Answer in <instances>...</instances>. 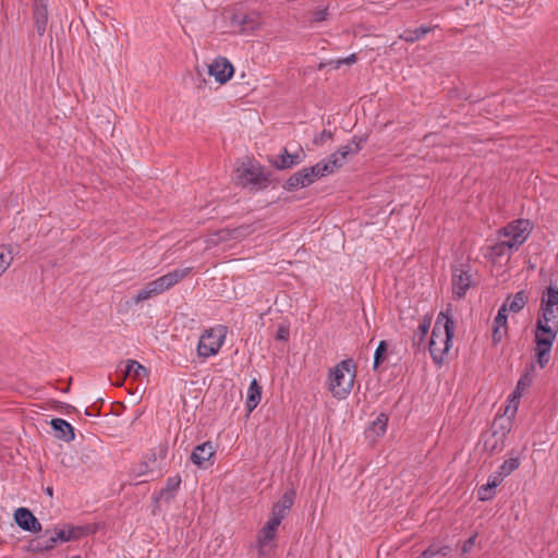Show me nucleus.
I'll list each match as a JSON object with an SVG mask.
<instances>
[{
	"label": "nucleus",
	"instance_id": "412c9836",
	"mask_svg": "<svg viewBox=\"0 0 558 558\" xmlns=\"http://www.w3.org/2000/svg\"><path fill=\"white\" fill-rule=\"evenodd\" d=\"M231 25L240 33H246L258 26V19L255 15L235 13L231 17Z\"/></svg>",
	"mask_w": 558,
	"mask_h": 558
},
{
	"label": "nucleus",
	"instance_id": "052dcab7",
	"mask_svg": "<svg viewBox=\"0 0 558 558\" xmlns=\"http://www.w3.org/2000/svg\"><path fill=\"white\" fill-rule=\"evenodd\" d=\"M72 558H82L81 556H73Z\"/></svg>",
	"mask_w": 558,
	"mask_h": 558
},
{
	"label": "nucleus",
	"instance_id": "9b49d317",
	"mask_svg": "<svg viewBox=\"0 0 558 558\" xmlns=\"http://www.w3.org/2000/svg\"><path fill=\"white\" fill-rule=\"evenodd\" d=\"M13 519L15 524L25 532L40 533L41 523L34 513L26 507H20L14 511Z\"/></svg>",
	"mask_w": 558,
	"mask_h": 558
},
{
	"label": "nucleus",
	"instance_id": "bb28decb",
	"mask_svg": "<svg viewBox=\"0 0 558 558\" xmlns=\"http://www.w3.org/2000/svg\"><path fill=\"white\" fill-rule=\"evenodd\" d=\"M157 456L148 457L147 460L141 461L138 464L134 465L131 470L132 474L135 477H140L142 475L150 474L157 469Z\"/></svg>",
	"mask_w": 558,
	"mask_h": 558
},
{
	"label": "nucleus",
	"instance_id": "a18cd8bd",
	"mask_svg": "<svg viewBox=\"0 0 558 558\" xmlns=\"http://www.w3.org/2000/svg\"><path fill=\"white\" fill-rule=\"evenodd\" d=\"M332 137H333V133L331 131L324 130L322 133H319L318 135H316L314 137L313 143L315 145H322L326 141L331 140Z\"/></svg>",
	"mask_w": 558,
	"mask_h": 558
},
{
	"label": "nucleus",
	"instance_id": "473e14b6",
	"mask_svg": "<svg viewBox=\"0 0 558 558\" xmlns=\"http://www.w3.org/2000/svg\"><path fill=\"white\" fill-rule=\"evenodd\" d=\"M13 260L12 250L8 246H0V276L7 270Z\"/></svg>",
	"mask_w": 558,
	"mask_h": 558
},
{
	"label": "nucleus",
	"instance_id": "f8f14e48",
	"mask_svg": "<svg viewBox=\"0 0 558 558\" xmlns=\"http://www.w3.org/2000/svg\"><path fill=\"white\" fill-rule=\"evenodd\" d=\"M535 333V359L539 367L544 368L550 360V351L556 336Z\"/></svg>",
	"mask_w": 558,
	"mask_h": 558
},
{
	"label": "nucleus",
	"instance_id": "864d4df0",
	"mask_svg": "<svg viewBox=\"0 0 558 558\" xmlns=\"http://www.w3.org/2000/svg\"><path fill=\"white\" fill-rule=\"evenodd\" d=\"M204 447H205V451H207L208 453H216V451L218 450L217 444H215L210 440L205 441Z\"/></svg>",
	"mask_w": 558,
	"mask_h": 558
},
{
	"label": "nucleus",
	"instance_id": "4be33fe9",
	"mask_svg": "<svg viewBox=\"0 0 558 558\" xmlns=\"http://www.w3.org/2000/svg\"><path fill=\"white\" fill-rule=\"evenodd\" d=\"M269 161L278 170H287L300 165L303 161V158L299 153L290 154L284 147L276 160Z\"/></svg>",
	"mask_w": 558,
	"mask_h": 558
},
{
	"label": "nucleus",
	"instance_id": "4c0bfd02",
	"mask_svg": "<svg viewBox=\"0 0 558 558\" xmlns=\"http://www.w3.org/2000/svg\"><path fill=\"white\" fill-rule=\"evenodd\" d=\"M83 462L80 456H63L60 463L65 469H75Z\"/></svg>",
	"mask_w": 558,
	"mask_h": 558
},
{
	"label": "nucleus",
	"instance_id": "a211bd4d",
	"mask_svg": "<svg viewBox=\"0 0 558 558\" xmlns=\"http://www.w3.org/2000/svg\"><path fill=\"white\" fill-rule=\"evenodd\" d=\"M295 496L296 493L294 488L284 492L280 500L274 505L271 518L278 519V521L281 522L286 517V512L293 506Z\"/></svg>",
	"mask_w": 558,
	"mask_h": 558
},
{
	"label": "nucleus",
	"instance_id": "f257e3e1",
	"mask_svg": "<svg viewBox=\"0 0 558 558\" xmlns=\"http://www.w3.org/2000/svg\"><path fill=\"white\" fill-rule=\"evenodd\" d=\"M456 324L448 313L441 312L434 325L430 340L429 353L436 364H441L449 348L452 344Z\"/></svg>",
	"mask_w": 558,
	"mask_h": 558
},
{
	"label": "nucleus",
	"instance_id": "c9c22d12",
	"mask_svg": "<svg viewBox=\"0 0 558 558\" xmlns=\"http://www.w3.org/2000/svg\"><path fill=\"white\" fill-rule=\"evenodd\" d=\"M216 456H190L191 461L199 469H207L215 463Z\"/></svg>",
	"mask_w": 558,
	"mask_h": 558
},
{
	"label": "nucleus",
	"instance_id": "cd10ccee",
	"mask_svg": "<svg viewBox=\"0 0 558 558\" xmlns=\"http://www.w3.org/2000/svg\"><path fill=\"white\" fill-rule=\"evenodd\" d=\"M262 398V387L258 385L257 380L254 378L247 390V398H246V408L248 412H252L260 402Z\"/></svg>",
	"mask_w": 558,
	"mask_h": 558
},
{
	"label": "nucleus",
	"instance_id": "f3484780",
	"mask_svg": "<svg viewBox=\"0 0 558 558\" xmlns=\"http://www.w3.org/2000/svg\"><path fill=\"white\" fill-rule=\"evenodd\" d=\"M33 17L35 21L36 31L39 36L46 32L48 24V5L47 0H34L33 3Z\"/></svg>",
	"mask_w": 558,
	"mask_h": 558
},
{
	"label": "nucleus",
	"instance_id": "c85d7f7f",
	"mask_svg": "<svg viewBox=\"0 0 558 558\" xmlns=\"http://www.w3.org/2000/svg\"><path fill=\"white\" fill-rule=\"evenodd\" d=\"M429 327H430V319L426 317L420 323L417 330L413 335L412 343H413V347L416 348L417 350L421 349V347L425 340V337L428 332Z\"/></svg>",
	"mask_w": 558,
	"mask_h": 558
},
{
	"label": "nucleus",
	"instance_id": "dca6fc26",
	"mask_svg": "<svg viewBox=\"0 0 558 558\" xmlns=\"http://www.w3.org/2000/svg\"><path fill=\"white\" fill-rule=\"evenodd\" d=\"M281 522L270 518L257 534V546L259 556H264L265 546L276 537L277 529Z\"/></svg>",
	"mask_w": 558,
	"mask_h": 558
},
{
	"label": "nucleus",
	"instance_id": "423d86ee",
	"mask_svg": "<svg viewBox=\"0 0 558 558\" xmlns=\"http://www.w3.org/2000/svg\"><path fill=\"white\" fill-rule=\"evenodd\" d=\"M226 338L225 327L210 328L205 330L199 337L197 353L199 356L209 357L216 355Z\"/></svg>",
	"mask_w": 558,
	"mask_h": 558
},
{
	"label": "nucleus",
	"instance_id": "a19ab883",
	"mask_svg": "<svg viewBox=\"0 0 558 558\" xmlns=\"http://www.w3.org/2000/svg\"><path fill=\"white\" fill-rule=\"evenodd\" d=\"M428 548H433L434 558H445V557L449 556L452 550L451 547L448 545L438 546V545L432 544L428 546Z\"/></svg>",
	"mask_w": 558,
	"mask_h": 558
},
{
	"label": "nucleus",
	"instance_id": "39448f33",
	"mask_svg": "<svg viewBox=\"0 0 558 558\" xmlns=\"http://www.w3.org/2000/svg\"><path fill=\"white\" fill-rule=\"evenodd\" d=\"M192 271V267L183 269H174L150 282H148L143 289L138 290L137 293L132 298V303L138 304L155 295H158L186 277Z\"/></svg>",
	"mask_w": 558,
	"mask_h": 558
},
{
	"label": "nucleus",
	"instance_id": "0eeeda50",
	"mask_svg": "<svg viewBox=\"0 0 558 558\" xmlns=\"http://www.w3.org/2000/svg\"><path fill=\"white\" fill-rule=\"evenodd\" d=\"M533 226L527 219H518L499 230V235L509 238V242L518 250L530 236Z\"/></svg>",
	"mask_w": 558,
	"mask_h": 558
},
{
	"label": "nucleus",
	"instance_id": "20e7f679",
	"mask_svg": "<svg viewBox=\"0 0 558 558\" xmlns=\"http://www.w3.org/2000/svg\"><path fill=\"white\" fill-rule=\"evenodd\" d=\"M356 367L351 359L343 360L330 371L329 390L339 400L345 399L354 384Z\"/></svg>",
	"mask_w": 558,
	"mask_h": 558
},
{
	"label": "nucleus",
	"instance_id": "de8ad7c7",
	"mask_svg": "<svg viewBox=\"0 0 558 558\" xmlns=\"http://www.w3.org/2000/svg\"><path fill=\"white\" fill-rule=\"evenodd\" d=\"M507 333V328L494 326L493 327V342L498 344L501 342L504 336Z\"/></svg>",
	"mask_w": 558,
	"mask_h": 558
},
{
	"label": "nucleus",
	"instance_id": "7ed1b4c3",
	"mask_svg": "<svg viewBox=\"0 0 558 558\" xmlns=\"http://www.w3.org/2000/svg\"><path fill=\"white\" fill-rule=\"evenodd\" d=\"M236 184L248 186L251 191L265 190L268 186L276 187L279 180L272 178L269 171H265L264 167L252 160H247L236 169Z\"/></svg>",
	"mask_w": 558,
	"mask_h": 558
},
{
	"label": "nucleus",
	"instance_id": "aec40b11",
	"mask_svg": "<svg viewBox=\"0 0 558 558\" xmlns=\"http://www.w3.org/2000/svg\"><path fill=\"white\" fill-rule=\"evenodd\" d=\"M313 183L310 175L307 174V170L302 168L298 172L293 173L282 185L283 190L288 192H293L299 189L307 187Z\"/></svg>",
	"mask_w": 558,
	"mask_h": 558
},
{
	"label": "nucleus",
	"instance_id": "37998d69",
	"mask_svg": "<svg viewBox=\"0 0 558 558\" xmlns=\"http://www.w3.org/2000/svg\"><path fill=\"white\" fill-rule=\"evenodd\" d=\"M387 416L385 414H380L377 420L373 423V428L377 435L384 434L387 426Z\"/></svg>",
	"mask_w": 558,
	"mask_h": 558
},
{
	"label": "nucleus",
	"instance_id": "58836bf2",
	"mask_svg": "<svg viewBox=\"0 0 558 558\" xmlns=\"http://www.w3.org/2000/svg\"><path fill=\"white\" fill-rule=\"evenodd\" d=\"M508 310L507 305H501L498 310V314L494 319V326L507 328V320H508Z\"/></svg>",
	"mask_w": 558,
	"mask_h": 558
},
{
	"label": "nucleus",
	"instance_id": "c03bdc74",
	"mask_svg": "<svg viewBox=\"0 0 558 558\" xmlns=\"http://www.w3.org/2000/svg\"><path fill=\"white\" fill-rule=\"evenodd\" d=\"M357 61V57L355 53L350 54L347 58L338 59L335 61H330L329 64L333 66V69H339L343 64H353Z\"/></svg>",
	"mask_w": 558,
	"mask_h": 558
},
{
	"label": "nucleus",
	"instance_id": "8fccbe9b",
	"mask_svg": "<svg viewBox=\"0 0 558 558\" xmlns=\"http://www.w3.org/2000/svg\"><path fill=\"white\" fill-rule=\"evenodd\" d=\"M327 16H328L327 8L318 9L313 13V21L323 22L327 19Z\"/></svg>",
	"mask_w": 558,
	"mask_h": 558
},
{
	"label": "nucleus",
	"instance_id": "393cba45",
	"mask_svg": "<svg viewBox=\"0 0 558 558\" xmlns=\"http://www.w3.org/2000/svg\"><path fill=\"white\" fill-rule=\"evenodd\" d=\"M148 375H149V371L145 366H143L140 362H137L135 360H128L125 368L123 371V378L120 383H117V386L122 385L123 380L126 377L140 378V377H148Z\"/></svg>",
	"mask_w": 558,
	"mask_h": 558
},
{
	"label": "nucleus",
	"instance_id": "3c124183",
	"mask_svg": "<svg viewBox=\"0 0 558 558\" xmlns=\"http://www.w3.org/2000/svg\"><path fill=\"white\" fill-rule=\"evenodd\" d=\"M523 389H519V386L515 387V389L511 393V403L513 404V413L517 411L518 408V399L522 396Z\"/></svg>",
	"mask_w": 558,
	"mask_h": 558
},
{
	"label": "nucleus",
	"instance_id": "2f4dec72",
	"mask_svg": "<svg viewBox=\"0 0 558 558\" xmlns=\"http://www.w3.org/2000/svg\"><path fill=\"white\" fill-rule=\"evenodd\" d=\"M496 488V484L490 483V477L486 484L478 487L476 496L480 501H488L494 497V489Z\"/></svg>",
	"mask_w": 558,
	"mask_h": 558
},
{
	"label": "nucleus",
	"instance_id": "79ce46f5",
	"mask_svg": "<svg viewBox=\"0 0 558 558\" xmlns=\"http://www.w3.org/2000/svg\"><path fill=\"white\" fill-rule=\"evenodd\" d=\"M87 446H86V450L90 451V452H97L99 450H102V447H101V440L95 436V435H90L87 439Z\"/></svg>",
	"mask_w": 558,
	"mask_h": 558
},
{
	"label": "nucleus",
	"instance_id": "5fc2aeb1",
	"mask_svg": "<svg viewBox=\"0 0 558 558\" xmlns=\"http://www.w3.org/2000/svg\"><path fill=\"white\" fill-rule=\"evenodd\" d=\"M490 483L496 484V487L501 484L504 481V476H501L498 472H496L494 475H489Z\"/></svg>",
	"mask_w": 558,
	"mask_h": 558
},
{
	"label": "nucleus",
	"instance_id": "09e8293b",
	"mask_svg": "<svg viewBox=\"0 0 558 558\" xmlns=\"http://www.w3.org/2000/svg\"><path fill=\"white\" fill-rule=\"evenodd\" d=\"M531 385H532V376L529 373L522 375L517 384V386H519V389H523V390L526 389L527 387H530Z\"/></svg>",
	"mask_w": 558,
	"mask_h": 558
},
{
	"label": "nucleus",
	"instance_id": "1a4fd4ad",
	"mask_svg": "<svg viewBox=\"0 0 558 558\" xmlns=\"http://www.w3.org/2000/svg\"><path fill=\"white\" fill-rule=\"evenodd\" d=\"M367 136H356L354 135L350 143L339 147L335 153L329 156V160H336V163H339V168H341L345 162L348 157H352L356 155L366 143Z\"/></svg>",
	"mask_w": 558,
	"mask_h": 558
},
{
	"label": "nucleus",
	"instance_id": "f03ea898",
	"mask_svg": "<svg viewBox=\"0 0 558 558\" xmlns=\"http://www.w3.org/2000/svg\"><path fill=\"white\" fill-rule=\"evenodd\" d=\"M548 336L558 333V288L548 286L543 291L535 331Z\"/></svg>",
	"mask_w": 558,
	"mask_h": 558
},
{
	"label": "nucleus",
	"instance_id": "bf43d9fd",
	"mask_svg": "<svg viewBox=\"0 0 558 558\" xmlns=\"http://www.w3.org/2000/svg\"><path fill=\"white\" fill-rule=\"evenodd\" d=\"M46 494L49 495V496H52V494H53L52 487H47L46 488Z\"/></svg>",
	"mask_w": 558,
	"mask_h": 558
},
{
	"label": "nucleus",
	"instance_id": "2eb2a0df",
	"mask_svg": "<svg viewBox=\"0 0 558 558\" xmlns=\"http://www.w3.org/2000/svg\"><path fill=\"white\" fill-rule=\"evenodd\" d=\"M181 485L180 475L170 476L166 481V486L161 488L158 493H155L151 497L153 501H165L166 504H170L177 495Z\"/></svg>",
	"mask_w": 558,
	"mask_h": 558
},
{
	"label": "nucleus",
	"instance_id": "ddd939ff",
	"mask_svg": "<svg viewBox=\"0 0 558 558\" xmlns=\"http://www.w3.org/2000/svg\"><path fill=\"white\" fill-rule=\"evenodd\" d=\"M234 68L225 57L216 58L208 66V74L219 84H226L233 75Z\"/></svg>",
	"mask_w": 558,
	"mask_h": 558
},
{
	"label": "nucleus",
	"instance_id": "5701e85b",
	"mask_svg": "<svg viewBox=\"0 0 558 558\" xmlns=\"http://www.w3.org/2000/svg\"><path fill=\"white\" fill-rule=\"evenodd\" d=\"M51 428L54 433V437L64 440L71 441L74 439V428L72 425L63 418H52L50 421Z\"/></svg>",
	"mask_w": 558,
	"mask_h": 558
},
{
	"label": "nucleus",
	"instance_id": "7c9ffc66",
	"mask_svg": "<svg viewBox=\"0 0 558 558\" xmlns=\"http://www.w3.org/2000/svg\"><path fill=\"white\" fill-rule=\"evenodd\" d=\"M388 343L385 340L379 341L373 360V369L376 371L387 359Z\"/></svg>",
	"mask_w": 558,
	"mask_h": 558
},
{
	"label": "nucleus",
	"instance_id": "b1692460",
	"mask_svg": "<svg viewBox=\"0 0 558 558\" xmlns=\"http://www.w3.org/2000/svg\"><path fill=\"white\" fill-rule=\"evenodd\" d=\"M505 433L499 434L498 432L484 433L482 435L483 440V451L486 453H492L494 451H501L504 449V437Z\"/></svg>",
	"mask_w": 558,
	"mask_h": 558
},
{
	"label": "nucleus",
	"instance_id": "9d476101",
	"mask_svg": "<svg viewBox=\"0 0 558 558\" xmlns=\"http://www.w3.org/2000/svg\"><path fill=\"white\" fill-rule=\"evenodd\" d=\"M59 543L54 529H47L43 534L29 541L26 550L35 554H44L53 549Z\"/></svg>",
	"mask_w": 558,
	"mask_h": 558
},
{
	"label": "nucleus",
	"instance_id": "f704fd0d",
	"mask_svg": "<svg viewBox=\"0 0 558 558\" xmlns=\"http://www.w3.org/2000/svg\"><path fill=\"white\" fill-rule=\"evenodd\" d=\"M520 465V461H519V458L515 457V458H510L509 460L505 461L500 466H499V470H498V473L506 477L508 476L509 474H511L514 470H517Z\"/></svg>",
	"mask_w": 558,
	"mask_h": 558
},
{
	"label": "nucleus",
	"instance_id": "49530a36",
	"mask_svg": "<svg viewBox=\"0 0 558 558\" xmlns=\"http://www.w3.org/2000/svg\"><path fill=\"white\" fill-rule=\"evenodd\" d=\"M290 336V328L288 325H279L277 332H276V339L279 341H287Z\"/></svg>",
	"mask_w": 558,
	"mask_h": 558
},
{
	"label": "nucleus",
	"instance_id": "4468645a",
	"mask_svg": "<svg viewBox=\"0 0 558 558\" xmlns=\"http://www.w3.org/2000/svg\"><path fill=\"white\" fill-rule=\"evenodd\" d=\"M472 274L464 267H454L452 270V291L453 294L461 299L465 295L466 291L472 287Z\"/></svg>",
	"mask_w": 558,
	"mask_h": 558
},
{
	"label": "nucleus",
	"instance_id": "c756f323",
	"mask_svg": "<svg viewBox=\"0 0 558 558\" xmlns=\"http://www.w3.org/2000/svg\"><path fill=\"white\" fill-rule=\"evenodd\" d=\"M432 31L428 26H420L415 29H408L405 31L400 38L403 39L407 43H414L418 39H421L423 36L428 34Z\"/></svg>",
	"mask_w": 558,
	"mask_h": 558
},
{
	"label": "nucleus",
	"instance_id": "72a5a7b5",
	"mask_svg": "<svg viewBox=\"0 0 558 558\" xmlns=\"http://www.w3.org/2000/svg\"><path fill=\"white\" fill-rule=\"evenodd\" d=\"M514 246L509 241H501L489 247L490 254L494 257H501L512 251Z\"/></svg>",
	"mask_w": 558,
	"mask_h": 558
},
{
	"label": "nucleus",
	"instance_id": "13d9d810",
	"mask_svg": "<svg viewBox=\"0 0 558 558\" xmlns=\"http://www.w3.org/2000/svg\"><path fill=\"white\" fill-rule=\"evenodd\" d=\"M106 33H107V28H106L105 26H102V25H99V34H100V36H99V38H98V39H99V40H102V39H104V35H105Z\"/></svg>",
	"mask_w": 558,
	"mask_h": 558
},
{
	"label": "nucleus",
	"instance_id": "ea45409f",
	"mask_svg": "<svg viewBox=\"0 0 558 558\" xmlns=\"http://www.w3.org/2000/svg\"><path fill=\"white\" fill-rule=\"evenodd\" d=\"M230 231H231L232 240H241V239H244L245 236H247L252 232V229L250 226H240V227L230 229Z\"/></svg>",
	"mask_w": 558,
	"mask_h": 558
},
{
	"label": "nucleus",
	"instance_id": "e433bc0d",
	"mask_svg": "<svg viewBox=\"0 0 558 558\" xmlns=\"http://www.w3.org/2000/svg\"><path fill=\"white\" fill-rule=\"evenodd\" d=\"M229 240H232L231 231H230V228H226V229H221V230H218L217 232H215L213 234V238L209 240V242L216 245L221 242L229 241Z\"/></svg>",
	"mask_w": 558,
	"mask_h": 558
},
{
	"label": "nucleus",
	"instance_id": "a878e982",
	"mask_svg": "<svg viewBox=\"0 0 558 558\" xmlns=\"http://www.w3.org/2000/svg\"><path fill=\"white\" fill-rule=\"evenodd\" d=\"M527 300V293L524 290H521L517 292L512 299L508 296L502 305H507L508 312L519 313L524 308Z\"/></svg>",
	"mask_w": 558,
	"mask_h": 558
},
{
	"label": "nucleus",
	"instance_id": "6e6d98bb",
	"mask_svg": "<svg viewBox=\"0 0 558 558\" xmlns=\"http://www.w3.org/2000/svg\"><path fill=\"white\" fill-rule=\"evenodd\" d=\"M160 502L161 501H153V504H154L153 505V509H151V514L153 515H156V514L159 513V511H160Z\"/></svg>",
	"mask_w": 558,
	"mask_h": 558
},
{
	"label": "nucleus",
	"instance_id": "6e6552de",
	"mask_svg": "<svg viewBox=\"0 0 558 558\" xmlns=\"http://www.w3.org/2000/svg\"><path fill=\"white\" fill-rule=\"evenodd\" d=\"M54 532L59 543L78 541L87 535L95 534L99 529V523L73 525L70 523L62 526H54Z\"/></svg>",
	"mask_w": 558,
	"mask_h": 558
},
{
	"label": "nucleus",
	"instance_id": "603ef678",
	"mask_svg": "<svg viewBox=\"0 0 558 558\" xmlns=\"http://www.w3.org/2000/svg\"><path fill=\"white\" fill-rule=\"evenodd\" d=\"M476 534L470 536L464 543H463V546H462V551L463 553H468L469 550H471V548L474 546L475 544V539H476Z\"/></svg>",
	"mask_w": 558,
	"mask_h": 558
},
{
	"label": "nucleus",
	"instance_id": "4d7b16f0",
	"mask_svg": "<svg viewBox=\"0 0 558 558\" xmlns=\"http://www.w3.org/2000/svg\"><path fill=\"white\" fill-rule=\"evenodd\" d=\"M204 451H205V447H204V442H203L201 445L195 446L192 449L191 453H198V452H204Z\"/></svg>",
	"mask_w": 558,
	"mask_h": 558
},
{
	"label": "nucleus",
	"instance_id": "6ab92c4d",
	"mask_svg": "<svg viewBox=\"0 0 558 558\" xmlns=\"http://www.w3.org/2000/svg\"><path fill=\"white\" fill-rule=\"evenodd\" d=\"M339 169V163H336V160H322L315 163L312 167H305L307 170V174L311 180L314 182L316 179L324 178L335 172V170Z\"/></svg>",
	"mask_w": 558,
	"mask_h": 558
}]
</instances>
